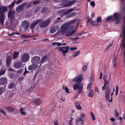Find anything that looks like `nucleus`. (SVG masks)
<instances>
[{"mask_svg": "<svg viewBox=\"0 0 125 125\" xmlns=\"http://www.w3.org/2000/svg\"><path fill=\"white\" fill-rule=\"evenodd\" d=\"M119 16L118 14L117 13H116L114 14V16H109L106 18V21H109L112 19L115 21L117 19Z\"/></svg>", "mask_w": 125, "mask_h": 125, "instance_id": "6", "label": "nucleus"}, {"mask_svg": "<svg viewBox=\"0 0 125 125\" xmlns=\"http://www.w3.org/2000/svg\"><path fill=\"white\" fill-rule=\"evenodd\" d=\"M40 9L38 7L35 9L34 10L35 12V13H37L39 10Z\"/></svg>", "mask_w": 125, "mask_h": 125, "instance_id": "53", "label": "nucleus"}, {"mask_svg": "<svg viewBox=\"0 0 125 125\" xmlns=\"http://www.w3.org/2000/svg\"><path fill=\"white\" fill-rule=\"evenodd\" d=\"M40 2L38 1H35L33 2L32 4L34 5L36 4L39 3Z\"/></svg>", "mask_w": 125, "mask_h": 125, "instance_id": "46", "label": "nucleus"}, {"mask_svg": "<svg viewBox=\"0 0 125 125\" xmlns=\"http://www.w3.org/2000/svg\"><path fill=\"white\" fill-rule=\"evenodd\" d=\"M23 108H21L20 109V112L21 114L24 115H25V113L23 111Z\"/></svg>", "mask_w": 125, "mask_h": 125, "instance_id": "35", "label": "nucleus"}, {"mask_svg": "<svg viewBox=\"0 0 125 125\" xmlns=\"http://www.w3.org/2000/svg\"><path fill=\"white\" fill-rule=\"evenodd\" d=\"M0 112L2 113L4 115H5L6 114V113L5 111L3 110L2 109L0 108Z\"/></svg>", "mask_w": 125, "mask_h": 125, "instance_id": "44", "label": "nucleus"}, {"mask_svg": "<svg viewBox=\"0 0 125 125\" xmlns=\"http://www.w3.org/2000/svg\"><path fill=\"white\" fill-rule=\"evenodd\" d=\"M27 4L24 3L21 5H19L16 8V10L18 12L22 11L24 10V7L26 6Z\"/></svg>", "mask_w": 125, "mask_h": 125, "instance_id": "9", "label": "nucleus"}, {"mask_svg": "<svg viewBox=\"0 0 125 125\" xmlns=\"http://www.w3.org/2000/svg\"><path fill=\"white\" fill-rule=\"evenodd\" d=\"M116 90H115L116 93H118V88L117 86H116Z\"/></svg>", "mask_w": 125, "mask_h": 125, "instance_id": "60", "label": "nucleus"}, {"mask_svg": "<svg viewBox=\"0 0 125 125\" xmlns=\"http://www.w3.org/2000/svg\"><path fill=\"white\" fill-rule=\"evenodd\" d=\"M90 4L92 6H94L95 4V3L94 1H92L90 3Z\"/></svg>", "mask_w": 125, "mask_h": 125, "instance_id": "51", "label": "nucleus"}, {"mask_svg": "<svg viewBox=\"0 0 125 125\" xmlns=\"http://www.w3.org/2000/svg\"><path fill=\"white\" fill-rule=\"evenodd\" d=\"M78 94H76V95L75 96H74L73 97V99H76L78 97Z\"/></svg>", "mask_w": 125, "mask_h": 125, "instance_id": "61", "label": "nucleus"}, {"mask_svg": "<svg viewBox=\"0 0 125 125\" xmlns=\"http://www.w3.org/2000/svg\"><path fill=\"white\" fill-rule=\"evenodd\" d=\"M80 52V51H77L75 53H74L73 55V56L74 57H76L78 55Z\"/></svg>", "mask_w": 125, "mask_h": 125, "instance_id": "41", "label": "nucleus"}, {"mask_svg": "<svg viewBox=\"0 0 125 125\" xmlns=\"http://www.w3.org/2000/svg\"><path fill=\"white\" fill-rule=\"evenodd\" d=\"M14 67L18 69L21 67L22 64L20 61H18L14 63Z\"/></svg>", "mask_w": 125, "mask_h": 125, "instance_id": "11", "label": "nucleus"}, {"mask_svg": "<svg viewBox=\"0 0 125 125\" xmlns=\"http://www.w3.org/2000/svg\"><path fill=\"white\" fill-rule=\"evenodd\" d=\"M85 116V114H82L81 115L80 117L82 118H83Z\"/></svg>", "mask_w": 125, "mask_h": 125, "instance_id": "59", "label": "nucleus"}, {"mask_svg": "<svg viewBox=\"0 0 125 125\" xmlns=\"http://www.w3.org/2000/svg\"><path fill=\"white\" fill-rule=\"evenodd\" d=\"M74 9L73 8V9H69L67 11V12L68 13L69 12H70L73 11L74 10Z\"/></svg>", "mask_w": 125, "mask_h": 125, "instance_id": "48", "label": "nucleus"}, {"mask_svg": "<svg viewBox=\"0 0 125 125\" xmlns=\"http://www.w3.org/2000/svg\"><path fill=\"white\" fill-rule=\"evenodd\" d=\"M110 119L112 122H114L115 121V119L114 118H110Z\"/></svg>", "mask_w": 125, "mask_h": 125, "instance_id": "64", "label": "nucleus"}, {"mask_svg": "<svg viewBox=\"0 0 125 125\" xmlns=\"http://www.w3.org/2000/svg\"><path fill=\"white\" fill-rule=\"evenodd\" d=\"M38 66L36 64H33L30 66L28 68V69L30 70H33L36 69Z\"/></svg>", "mask_w": 125, "mask_h": 125, "instance_id": "17", "label": "nucleus"}, {"mask_svg": "<svg viewBox=\"0 0 125 125\" xmlns=\"http://www.w3.org/2000/svg\"><path fill=\"white\" fill-rule=\"evenodd\" d=\"M119 115L117 111L115 110V116L116 117H118Z\"/></svg>", "mask_w": 125, "mask_h": 125, "instance_id": "45", "label": "nucleus"}, {"mask_svg": "<svg viewBox=\"0 0 125 125\" xmlns=\"http://www.w3.org/2000/svg\"><path fill=\"white\" fill-rule=\"evenodd\" d=\"M91 115L92 116V119L93 120H95V117H94V114L92 112H91Z\"/></svg>", "mask_w": 125, "mask_h": 125, "instance_id": "43", "label": "nucleus"}, {"mask_svg": "<svg viewBox=\"0 0 125 125\" xmlns=\"http://www.w3.org/2000/svg\"><path fill=\"white\" fill-rule=\"evenodd\" d=\"M91 84H92L91 83H90L88 84L87 86V89L88 90H89L90 89Z\"/></svg>", "mask_w": 125, "mask_h": 125, "instance_id": "47", "label": "nucleus"}, {"mask_svg": "<svg viewBox=\"0 0 125 125\" xmlns=\"http://www.w3.org/2000/svg\"><path fill=\"white\" fill-rule=\"evenodd\" d=\"M71 13L73 16H75L76 15V13L75 12H73L72 13Z\"/></svg>", "mask_w": 125, "mask_h": 125, "instance_id": "63", "label": "nucleus"}, {"mask_svg": "<svg viewBox=\"0 0 125 125\" xmlns=\"http://www.w3.org/2000/svg\"><path fill=\"white\" fill-rule=\"evenodd\" d=\"M62 88L63 89L65 90V91L66 93H68L69 92V89L67 87H65L64 86H63Z\"/></svg>", "mask_w": 125, "mask_h": 125, "instance_id": "32", "label": "nucleus"}, {"mask_svg": "<svg viewBox=\"0 0 125 125\" xmlns=\"http://www.w3.org/2000/svg\"><path fill=\"white\" fill-rule=\"evenodd\" d=\"M94 92L92 90L88 94V96L90 97H93L94 95Z\"/></svg>", "mask_w": 125, "mask_h": 125, "instance_id": "25", "label": "nucleus"}, {"mask_svg": "<svg viewBox=\"0 0 125 125\" xmlns=\"http://www.w3.org/2000/svg\"><path fill=\"white\" fill-rule=\"evenodd\" d=\"M52 44L53 46L55 45H57V46H59L61 45L62 44L59 42H54L52 43Z\"/></svg>", "mask_w": 125, "mask_h": 125, "instance_id": "36", "label": "nucleus"}, {"mask_svg": "<svg viewBox=\"0 0 125 125\" xmlns=\"http://www.w3.org/2000/svg\"><path fill=\"white\" fill-rule=\"evenodd\" d=\"M30 35H26L23 34L22 35L21 37L23 38H28L30 36Z\"/></svg>", "mask_w": 125, "mask_h": 125, "instance_id": "39", "label": "nucleus"}, {"mask_svg": "<svg viewBox=\"0 0 125 125\" xmlns=\"http://www.w3.org/2000/svg\"><path fill=\"white\" fill-rule=\"evenodd\" d=\"M76 124L77 125H81L83 124V121L81 118H78L76 120Z\"/></svg>", "mask_w": 125, "mask_h": 125, "instance_id": "16", "label": "nucleus"}, {"mask_svg": "<svg viewBox=\"0 0 125 125\" xmlns=\"http://www.w3.org/2000/svg\"><path fill=\"white\" fill-rule=\"evenodd\" d=\"M103 79L104 80H106V75L104 74H103Z\"/></svg>", "mask_w": 125, "mask_h": 125, "instance_id": "57", "label": "nucleus"}, {"mask_svg": "<svg viewBox=\"0 0 125 125\" xmlns=\"http://www.w3.org/2000/svg\"><path fill=\"white\" fill-rule=\"evenodd\" d=\"M22 0H18L16 2H15V3L17 4H19L20 3Z\"/></svg>", "mask_w": 125, "mask_h": 125, "instance_id": "55", "label": "nucleus"}, {"mask_svg": "<svg viewBox=\"0 0 125 125\" xmlns=\"http://www.w3.org/2000/svg\"><path fill=\"white\" fill-rule=\"evenodd\" d=\"M29 56L27 53H25L23 54L21 58V60L23 62H26L29 59Z\"/></svg>", "mask_w": 125, "mask_h": 125, "instance_id": "8", "label": "nucleus"}, {"mask_svg": "<svg viewBox=\"0 0 125 125\" xmlns=\"http://www.w3.org/2000/svg\"><path fill=\"white\" fill-rule=\"evenodd\" d=\"M59 29V28L58 26H55L52 27L50 29V32L51 33H54L56 31H58Z\"/></svg>", "mask_w": 125, "mask_h": 125, "instance_id": "13", "label": "nucleus"}, {"mask_svg": "<svg viewBox=\"0 0 125 125\" xmlns=\"http://www.w3.org/2000/svg\"><path fill=\"white\" fill-rule=\"evenodd\" d=\"M79 39V38L78 37H76L74 38H71V39L72 40H73V39L78 40V39Z\"/></svg>", "mask_w": 125, "mask_h": 125, "instance_id": "62", "label": "nucleus"}, {"mask_svg": "<svg viewBox=\"0 0 125 125\" xmlns=\"http://www.w3.org/2000/svg\"><path fill=\"white\" fill-rule=\"evenodd\" d=\"M101 17H98L97 18L96 21L97 23L100 22L101 21Z\"/></svg>", "mask_w": 125, "mask_h": 125, "instance_id": "37", "label": "nucleus"}, {"mask_svg": "<svg viewBox=\"0 0 125 125\" xmlns=\"http://www.w3.org/2000/svg\"><path fill=\"white\" fill-rule=\"evenodd\" d=\"M58 48H60L59 51L62 53L63 55L64 56H65V54L67 53L69 50L70 47L69 46H67L62 47H59Z\"/></svg>", "mask_w": 125, "mask_h": 125, "instance_id": "4", "label": "nucleus"}, {"mask_svg": "<svg viewBox=\"0 0 125 125\" xmlns=\"http://www.w3.org/2000/svg\"><path fill=\"white\" fill-rule=\"evenodd\" d=\"M14 85V84L13 83H10L8 87L10 89H11L13 88Z\"/></svg>", "mask_w": 125, "mask_h": 125, "instance_id": "29", "label": "nucleus"}, {"mask_svg": "<svg viewBox=\"0 0 125 125\" xmlns=\"http://www.w3.org/2000/svg\"><path fill=\"white\" fill-rule=\"evenodd\" d=\"M7 80L5 78L3 77L0 79V84H4L7 82Z\"/></svg>", "mask_w": 125, "mask_h": 125, "instance_id": "18", "label": "nucleus"}, {"mask_svg": "<svg viewBox=\"0 0 125 125\" xmlns=\"http://www.w3.org/2000/svg\"><path fill=\"white\" fill-rule=\"evenodd\" d=\"M11 57H8L6 60V64L7 66H9L10 65L11 62Z\"/></svg>", "mask_w": 125, "mask_h": 125, "instance_id": "19", "label": "nucleus"}, {"mask_svg": "<svg viewBox=\"0 0 125 125\" xmlns=\"http://www.w3.org/2000/svg\"><path fill=\"white\" fill-rule=\"evenodd\" d=\"M40 20H37L36 21H34L30 25V28L31 29H33L35 26L40 21Z\"/></svg>", "mask_w": 125, "mask_h": 125, "instance_id": "14", "label": "nucleus"}, {"mask_svg": "<svg viewBox=\"0 0 125 125\" xmlns=\"http://www.w3.org/2000/svg\"><path fill=\"white\" fill-rule=\"evenodd\" d=\"M78 19H76L72 20L68 22L65 23L63 24L61 27V29H62L61 31V33L62 34H66V36H71L75 32V31L73 30L70 32H69L70 31L71 29L74 28V26H70V25L77 21ZM79 21V20L78 21Z\"/></svg>", "mask_w": 125, "mask_h": 125, "instance_id": "1", "label": "nucleus"}, {"mask_svg": "<svg viewBox=\"0 0 125 125\" xmlns=\"http://www.w3.org/2000/svg\"><path fill=\"white\" fill-rule=\"evenodd\" d=\"M113 93H114L113 92L111 94V100H109V102H111L112 101V96L113 95Z\"/></svg>", "mask_w": 125, "mask_h": 125, "instance_id": "54", "label": "nucleus"}, {"mask_svg": "<svg viewBox=\"0 0 125 125\" xmlns=\"http://www.w3.org/2000/svg\"><path fill=\"white\" fill-rule=\"evenodd\" d=\"M64 12L63 10H60L58 11V13L59 14H63Z\"/></svg>", "mask_w": 125, "mask_h": 125, "instance_id": "50", "label": "nucleus"}, {"mask_svg": "<svg viewBox=\"0 0 125 125\" xmlns=\"http://www.w3.org/2000/svg\"><path fill=\"white\" fill-rule=\"evenodd\" d=\"M5 70H4L1 69L0 71V75L4 74L5 73Z\"/></svg>", "mask_w": 125, "mask_h": 125, "instance_id": "40", "label": "nucleus"}, {"mask_svg": "<svg viewBox=\"0 0 125 125\" xmlns=\"http://www.w3.org/2000/svg\"><path fill=\"white\" fill-rule=\"evenodd\" d=\"M4 91V89L3 87H0V95Z\"/></svg>", "mask_w": 125, "mask_h": 125, "instance_id": "33", "label": "nucleus"}, {"mask_svg": "<svg viewBox=\"0 0 125 125\" xmlns=\"http://www.w3.org/2000/svg\"><path fill=\"white\" fill-rule=\"evenodd\" d=\"M110 77V75L109 79L108 81L106 80H104V85H106L109 84Z\"/></svg>", "mask_w": 125, "mask_h": 125, "instance_id": "30", "label": "nucleus"}, {"mask_svg": "<svg viewBox=\"0 0 125 125\" xmlns=\"http://www.w3.org/2000/svg\"><path fill=\"white\" fill-rule=\"evenodd\" d=\"M15 13V11L14 10H10L8 12V17L10 20V26L11 28H12L15 26V24L14 21L15 16L14 14Z\"/></svg>", "mask_w": 125, "mask_h": 125, "instance_id": "3", "label": "nucleus"}, {"mask_svg": "<svg viewBox=\"0 0 125 125\" xmlns=\"http://www.w3.org/2000/svg\"><path fill=\"white\" fill-rule=\"evenodd\" d=\"M23 79V77H19L18 78V80L19 81H21Z\"/></svg>", "mask_w": 125, "mask_h": 125, "instance_id": "49", "label": "nucleus"}, {"mask_svg": "<svg viewBox=\"0 0 125 125\" xmlns=\"http://www.w3.org/2000/svg\"><path fill=\"white\" fill-rule=\"evenodd\" d=\"M83 75L82 74H80L77 78H73L72 80L73 81H76V83H79L77 84H74L73 85V87L74 90L78 89V92L79 93H80L82 91L83 84L81 82L83 78Z\"/></svg>", "mask_w": 125, "mask_h": 125, "instance_id": "2", "label": "nucleus"}, {"mask_svg": "<svg viewBox=\"0 0 125 125\" xmlns=\"http://www.w3.org/2000/svg\"><path fill=\"white\" fill-rule=\"evenodd\" d=\"M5 108L8 111L10 112H12L14 111V109L12 107L10 106L6 107H5Z\"/></svg>", "mask_w": 125, "mask_h": 125, "instance_id": "21", "label": "nucleus"}, {"mask_svg": "<svg viewBox=\"0 0 125 125\" xmlns=\"http://www.w3.org/2000/svg\"><path fill=\"white\" fill-rule=\"evenodd\" d=\"M106 85H104L103 86V87L102 88V89L103 90H104L105 89H106V90L109 89V90H110L109 88H107V86H106Z\"/></svg>", "mask_w": 125, "mask_h": 125, "instance_id": "38", "label": "nucleus"}, {"mask_svg": "<svg viewBox=\"0 0 125 125\" xmlns=\"http://www.w3.org/2000/svg\"><path fill=\"white\" fill-rule=\"evenodd\" d=\"M2 12L4 14V13L7 10V8L6 7H3L2 8Z\"/></svg>", "mask_w": 125, "mask_h": 125, "instance_id": "42", "label": "nucleus"}, {"mask_svg": "<svg viewBox=\"0 0 125 125\" xmlns=\"http://www.w3.org/2000/svg\"><path fill=\"white\" fill-rule=\"evenodd\" d=\"M23 72V70L22 69H21L17 71V73H20Z\"/></svg>", "mask_w": 125, "mask_h": 125, "instance_id": "52", "label": "nucleus"}, {"mask_svg": "<svg viewBox=\"0 0 125 125\" xmlns=\"http://www.w3.org/2000/svg\"><path fill=\"white\" fill-rule=\"evenodd\" d=\"M50 22V20L44 21L40 23L39 26L40 27L42 28L46 27L48 25Z\"/></svg>", "mask_w": 125, "mask_h": 125, "instance_id": "7", "label": "nucleus"}, {"mask_svg": "<svg viewBox=\"0 0 125 125\" xmlns=\"http://www.w3.org/2000/svg\"><path fill=\"white\" fill-rule=\"evenodd\" d=\"M15 3V0L11 4L9 5L8 6V8L9 9L13 7Z\"/></svg>", "mask_w": 125, "mask_h": 125, "instance_id": "27", "label": "nucleus"}, {"mask_svg": "<svg viewBox=\"0 0 125 125\" xmlns=\"http://www.w3.org/2000/svg\"><path fill=\"white\" fill-rule=\"evenodd\" d=\"M48 59V57L46 56H45L42 57L41 59L40 62L42 63L46 61Z\"/></svg>", "mask_w": 125, "mask_h": 125, "instance_id": "22", "label": "nucleus"}, {"mask_svg": "<svg viewBox=\"0 0 125 125\" xmlns=\"http://www.w3.org/2000/svg\"><path fill=\"white\" fill-rule=\"evenodd\" d=\"M40 58L39 57L36 56L32 59L31 61L33 64L37 63L40 60Z\"/></svg>", "mask_w": 125, "mask_h": 125, "instance_id": "10", "label": "nucleus"}, {"mask_svg": "<svg viewBox=\"0 0 125 125\" xmlns=\"http://www.w3.org/2000/svg\"><path fill=\"white\" fill-rule=\"evenodd\" d=\"M33 102L36 104L38 105H39L41 103V100L39 98L35 99L33 100Z\"/></svg>", "mask_w": 125, "mask_h": 125, "instance_id": "20", "label": "nucleus"}, {"mask_svg": "<svg viewBox=\"0 0 125 125\" xmlns=\"http://www.w3.org/2000/svg\"><path fill=\"white\" fill-rule=\"evenodd\" d=\"M75 105L76 107L79 110L81 109V107L80 104L78 103H75Z\"/></svg>", "mask_w": 125, "mask_h": 125, "instance_id": "24", "label": "nucleus"}, {"mask_svg": "<svg viewBox=\"0 0 125 125\" xmlns=\"http://www.w3.org/2000/svg\"><path fill=\"white\" fill-rule=\"evenodd\" d=\"M75 1H76L75 0H73V1H71L70 2H68V1L67 6H70L71 5L75 3Z\"/></svg>", "mask_w": 125, "mask_h": 125, "instance_id": "26", "label": "nucleus"}, {"mask_svg": "<svg viewBox=\"0 0 125 125\" xmlns=\"http://www.w3.org/2000/svg\"><path fill=\"white\" fill-rule=\"evenodd\" d=\"M95 92H97L98 93H99V91L98 90V88L97 87H95Z\"/></svg>", "mask_w": 125, "mask_h": 125, "instance_id": "56", "label": "nucleus"}, {"mask_svg": "<svg viewBox=\"0 0 125 125\" xmlns=\"http://www.w3.org/2000/svg\"><path fill=\"white\" fill-rule=\"evenodd\" d=\"M77 49L76 47H71L70 50L71 51L73 50H76Z\"/></svg>", "mask_w": 125, "mask_h": 125, "instance_id": "58", "label": "nucleus"}, {"mask_svg": "<svg viewBox=\"0 0 125 125\" xmlns=\"http://www.w3.org/2000/svg\"><path fill=\"white\" fill-rule=\"evenodd\" d=\"M90 21V23L91 24H94L95 22V21H93L90 18H89L87 21V22H88Z\"/></svg>", "mask_w": 125, "mask_h": 125, "instance_id": "31", "label": "nucleus"}, {"mask_svg": "<svg viewBox=\"0 0 125 125\" xmlns=\"http://www.w3.org/2000/svg\"><path fill=\"white\" fill-rule=\"evenodd\" d=\"M19 53V52H15L13 55V58L14 59L16 58L18 56V55Z\"/></svg>", "mask_w": 125, "mask_h": 125, "instance_id": "28", "label": "nucleus"}, {"mask_svg": "<svg viewBox=\"0 0 125 125\" xmlns=\"http://www.w3.org/2000/svg\"><path fill=\"white\" fill-rule=\"evenodd\" d=\"M4 19V14L2 12V8L0 6V23L2 25L3 24Z\"/></svg>", "mask_w": 125, "mask_h": 125, "instance_id": "5", "label": "nucleus"}, {"mask_svg": "<svg viewBox=\"0 0 125 125\" xmlns=\"http://www.w3.org/2000/svg\"><path fill=\"white\" fill-rule=\"evenodd\" d=\"M110 93V90L109 89L106 90L105 91V97L106 99L107 100L109 101L110 100L109 94Z\"/></svg>", "mask_w": 125, "mask_h": 125, "instance_id": "15", "label": "nucleus"}, {"mask_svg": "<svg viewBox=\"0 0 125 125\" xmlns=\"http://www.w3.org/2000/svg\"><path fill=\"white\" fill-rule=\"evenodd\" d=\"M29 24V22L27 21H25L23 22L22 25L25 29H26L28 27Z\"/></svg>", "mask_w": 125, "mask_h": 125, "instance_id": "12", "label": "nucleus"}, {"mask_svg": "<svg viewBox=\"0 0 125 125\" xmlns=\"http://www.w3.org/2000/svg\"><path fill=\"white\" fill-rule=\"evenodd\" d=\"M67 3L68 0H65L63 2L62 4H61V5L63 7H67Z\"/></svg>", "mask_w": 125, "mask_h": 125, "instance_id": "23", "label": "nucleus"}, {"mask_svg": "<svg viewBox=\"0 0 125 125\" xmlns=\"http://www.w3.org/2000/svg\"><path fill=\"white\" fill-rule=\"evenodd\" d=\"M47 8L46 7H45L41 11L42 13H44L47 12Z\"/></svg>", "mask_w": 125, "mask_h": 125, "instance_id": "34", "label": "nucleus"}]
</instances>
